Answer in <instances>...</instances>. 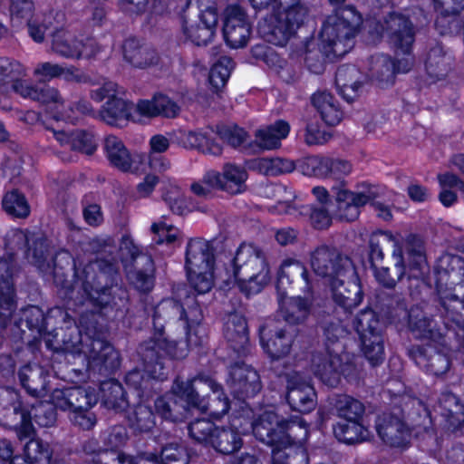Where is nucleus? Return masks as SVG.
I'll use <instances>...</instances> for the list:
<instances>
[{
    "instance_id": "f257e3e1",
    "label": "nucleus",
    "mask_w": 464,
    "mask_h": 464,
    "mask_svg": "<svg viewBox=\"0 0 464 464\" xmlns=\"http://www.w3.org/2000/svg\"><path fill=\"white\" fill-rule=\"evenodd\" d=\"M362 24V16L353 7L337 11L336 16L326 18L319 33V47L314 44L316 23L309 9L296 1L292 4V59L304 56L308 71L322 74L325 64L335 63L347 54L355 44V37Z\"/></svg>"
},
{
    "instance_id": "f03ea898",
    "label": "nucleus",
    "mask_w": 464,
    "mask_h": 464,
    "mask_svg": "<svg viewBox=\"0 0 464 464\" xmlns=\"http://www.w3.org/2000/svg\"><path fill=\"white\" fill-rule=\"evenodd\" d=\"M298 170L304 176L335 180L331 191L335 198L336 212L340 220L353 222L360 216V208L368 203L377 212V217L384 221L392 219L391 208L375 201L373 193L353 192L346 188L344 178L352 171V164L343 159L320 155H310L299 160H292V172Z\"/></svg>"
},
{
    "instance_id": "7ed1b4c3",
    "label": "nucleus",
    "mask_w": 464,
    "mask_h": 464,
    "mask_svg": "<svg viewBox=\"0 0 464 464\" xmlns=\"http://www.w3.org/2000/svg\"><path fill=\"white\" fill-rule=\"evenodd\" d=\"M24 66L8 58H0V92H8L10 89L24 98L45 104L53 111V118L75 122L81 116L92 112V107L86 101H79L73 106L64 109V104L58 91L53 87L38 89L30 82L19 80L24 75Z\"/></svg>"
},
{
    "instance_id": "20e7f679",
    "label": "nucleus",
    "mask_w": 464,
    "mask_h": 464,
    "mask_svg": "<svg viewBox=\"0 0 464 464\" xmlns=\"http://www.w3.org/2000/svg\"><path fill=\"white\" fill-rule=\"evenodd\" d=\"M423 412L429 413L420 400L405 395L394 397L391 406L375 418L378 437L391 448H407L412 430L420 424Z\"/></svg>"
},
{
    "instance_id": "39448f33",
    "label": "nucleus",
    "mask_w": 464,
    "mask_h": 464,
    "mask_svg": "<svg viewBox=\"0 0 464 464\" xmlns=\"http://www.w3.org/2000/svg\"><path fill=\"white\" fill-rule=\"evenodd\" d=\"M270 281V268L263 250L242 243L226 266L223 282L228 289L237 287L246 295H256Z\"/></svg>"
},
{
    "instance_id": "423d86ee",
    "label": "nucleus",
    "mask_w": 464,
    "mask_h": 464,
    "mask_svg": "<svg viewBox=\"0 0 464 464\" xmlns=\"http://www.w3.org/2000/svg\"><path fill=\"white\" fill-rule=\"evenodd\" d=\"M175 396L184 403L181 406L208 411L214 418L226 414L229 408L227 398L218 384L211 379L195 378L191 381L177 380L172 387Z\"/></svg>"
},
{
    "instance_id": "0eeeda50",
    "label": "nucleus",
    "mask_w": 464,
    "mask_h": 464,
    "mask_svg": "<svg viewBox=\"0 0 464 464\" xmlns=\"http://www.w3.org/2000/svg\"><path fill=\"white\" fill-rule=\"evenodd\" d=\"M396 307L389 311V318L392 322L400 321V316L403 314L407 318V327L409 332L415 339L428 340L436 343L453 340L455 346L459 351L464 353V342L460 336H454L450 334V329L446 327L444 322L445 311L439 304V310L441 314L443 328L437 327V324L431 316H429L419 305L407 306V302L403 297H398L395 300Z\"/></svg>"
},
{
    "instance_id": "6e6552de",
    "label": "nucleus",
    "mask_w": 464,
    "mask_h": 464,
    "mask_svg": "<svg viewBox=\"0 0 464 464\" xmlns=\"http://www.w3.org/2000/svg\"><path fill=\"white\" fill-rule=\"evenodd\" d=\"M28 243L27 235L19 229L8 231L4 238V251L8 256L0 257V323L6 326L15 310L13 279L16 272L12 256Z\"/></svg>"
},
{
    "instance_id": "1a4fd4ad",
    "label": "nucleus",
    "mask_w": 464,
    "mask_h": 464,
    "mask_svg": "<svg viewBox=\"0 0 464 464\" xmlns=\"http://www.w3.org/2000/svg\"><path fill=\"white\" fill-rule=\"evenodd\" d=\"M361 349L371 366L382 364L385 359L383 324L380 315L371 307L361 310L353 320Z\"/></svg>"
},
{
    "instance_id": "9d476101",
    "label": "nucleus",
    "mask_w": 464,
    "mask_h": 464,
    "mask_svg": "<svg viewBox=\"0 0 464 464\" xmlns=\"http://www.w3.org/2000/svg\"><path fill=\"white\" fill-rule=\"evenodd\" d=\"M311 366L314 375L325 385L335 388L342 379L349 383H359L361 370L353 360L343 361V357L337 353H314L311 358Z\"/></svg>"
},
{
    "instance_id": "9b49d317",
    "label": "nucleus",
    "mask_w": 464,
    "mask_h": 464,
    "mask_svg": "<svg viewBox=\"0 0 464 464\" xmlns=\"http://www.w3.org/2000/svg\"><path fill=\"white\" fill-rule=\"evenodd\" d=\"M252 428L259 440L272 447L273 464H288L289 437L286 424L280 423L275 413L266 412Z\"/></svg>"
},
{
    "instance_id": "f8f14e48",
    "label": "nucleus",
    "mask_w": 464,
    "mask_h": 464,
    "mask_svg": "<svg viewBox=\"0 0 464 464\" xmlns=\"http://www.w3.org/2000/svg\"><path fill=\"white\" fill-rule=\"evenodd\" d=\"M123 92V88L117 83L105 82L91 93L92 99L98 102L108 98L100 114L102 119L110 125L119 126L127 121H132L133 103L119 97Z\"/></svg>"
},
{
    "instance_id": "ddd939ff",
    "label": "nucleus",
    "mask_w": 464,
    "mask_h": 464,
    "mask_svg": "<svg viewBox=\"0 0 464 464\" xmlns=\"http://www.w3.org/2000/svg\"><path fill=\"white\" fill-rule=\"evenodd\" d=\"M353 259L342 253L335 246L321 245L311 254V266L314 272L324 278L344 276L347 272H353Z\"/></svg>"
},
{
    "instance_id": "4468645a",
    "label": "nucleus",
    "mask_w": 464,
    "mask_h": 464,
    "mask_svg": "<svg viewBox=\"0 0 464 464\" xmlns=\"http://www.w3.org/2000/svg\"><path fill=\"white\" fill-rule=\"evenodd\" d=\"M329 287L334 303L344 312L351 313L361 304L364 297L362 281L355 266L353 272H347L344 276H334L330 279Z\"/></svg>"
},
{
    "instance_id": "2eb2a0df",
    "label": "nucleus",
    "mask_w": 464,
    "mask_h": 464,
    "mask_svg": "<svg viewBox=\"0 0 464 464\" xmlns=\"http://www.w3.org/2000/svg\"><path fill=\"white\" fill-rule=\"evenodd\" d=\"M386 24L390 46L397 54L410 55L416 39V27L410 16L392 11L386 15Z\"/></svg>"
},
{
    "instance_id": "dca6fc26",
    "label": "nucleus",
    "mask_w": 464,
    "mask_h": 464,
    "mask_svg": "<svg viewBox=\"0 0 464 464\" xmlns=\"http://www.w3.org/2000/svg\"><path fill=\"white\" fill-rule=\"evenodd\" d=\"M104 151L111 165L124 172L141 173L146 169L143 153H130L121 139L108 136L104 141Z\"/></svg>"
},
{
    "instance_id": "f3484780",
    "label": "nucleus",
    "mask_w": 464,
    "mask_h": 464,
    "mask_svg": "<svg viewBox=\"0 0 464 464\" xmlns=\"http://www.w3.org/2000/svg\"><path fill=\"white\" fill-rule=\"evenodd\" d=\"M217 428L208 420H198L190 423L188 427L190 436L198 442L208 444L216 450L230 454L240 448V440L233 430L218 431L217 436L226 437L227 441L214 440V433Z\"/></svg>"
},
{
    "instance_id": "a211bd4d",
    "label": "nucleus",
    "mask_w": 464,
    "mask_h": 464,
    "mask_svg": "<svg viewBox=\"0 0 464 464\" xmlns=\"http://www.w3.org/2000/svg\"><path fill=\"white\" fill-rule=\"evenodd\" d=\"M65 350L86 361L87 367L96 362L105 366H114V361L118 360V353L113 347L102 340L83 341L81 338L80 342H66Z\"/></svg>"
},
{
    "instance_id": "6ab92c4d",
    "label": "nucleus",
    "mask_w": 464,
    "mask_h": 464,
    "mask_svg": "<svg viewBox=\"0 0 464 464\" xmlns=\"http://www.w3.org/2000/svg\"><path fill=\"white\" fill-rule=\"evenodd\" d=\"M179 344L169 342L166 339H159L150 342L142 348V356L144 360V372L153 379H161L163 376V365L159 362L163 355H169L172 358H182L186 355L183 347Z\"/></svg>"
},
{
    "instance_id": "aec40b11",
    "label": "nucleus",
    "mask_w": 464,
    "mask_h": 464,
    "mask_svg": "<svg viewBox=\"0 0 464 464\" xmlns=\"http://www.w3.org/2000/svg\"><path fill=\"white\" fill-rule=\"evenodd\" d=\"M218 21L217 8L212 5L200 6L198 21L184 20L182 34L184 37L197 45H205L213 38Z\"/></svg>"
},
{
    "instance_id": "412c9836",
    "label": "nucleus",
    "mask_w": 464,
    "mask_h": 464,
    "mask_svg": "<svg viewBox=\"0 0 464 464\" xmlns=\"http://www.w3.org/2000/svg\"><path fill=\"white\" fill-rule=\"evenodd\" d=\"M408 355L424 372L436 377L447 373L451 366L449 355L432 346L412 344Z\"/></svg>"
},
{
    "instance_id": "4be33fe9",
    "label": "nucleus",
    "mask_w": 464,
    "mask_h": 464,
    "mask_svg": "<svg viewBox=\"0 0 464 464\" xmlns=\"http://www.w3.org/2000/svg\"><path fill=\"white\" fill-rule=\"evenodd\" d=\"M440 414L443 418L445 433L460 437L464 435V403L452 392H442L439 397Z\"/></svg>"
},
{
    "instance_id": "5701e85b",
    "label": "nucleus",
    "mask_w": 464,
    "mask_h": 464,
    "mask_svg": "<svg viewBox=\"0 0 464 464\" xmlns=\"http://www.w3.org/2000/svg\"><path fill=\"white\" fill-rule=\"evenodd\" d=\"M250 24L245 12L237 5H229L225 12L224 38L231 48L246 45L250 36Z\"/></svg>"
},
{
    "instance_id": "b1692460",
    "label": "nucleus",
    "mask_w": 464,
    "mask_h": 464,
    "mask_svg": "<svg viewBox=\"0 0 464 464\" xmlns=\"http://www.w3.org/2000/svg\"><path fill=\"white\" fill-rule=\"evenodd\" d=\"M247 173L240 166L227 163L222 173L210 170L204 175V181L209 186L217 187L229 194H240L246 190Z\"/></svg>"
},
{
    "instance_id": "393cba45",
    "label": "nucleus",
    "mask_w": 464,
    "mask_h": 464,
    "mask_svg": "<svg viewBox=\"0 0 464 464\" xmlns=\"http://www.w3.org/2000/svg\"><path fill=\"white\" fill-rule=\"evenodd\" d=\"M171 307L180 314V318L187 322V340L189 345H199L201 343V334L203 330L198 327L202 319L201 310L194 297L188 296L185 301L179 304L173 301H167L160 304L159 309Z\"/></svg>"
},
{
    "instance_id": "a878e982",
    "label": "nucleus",
    "mask_w": 464,
    "mask_h": 464,
    "mask_svg": "<svg viewBox=\"0 0 464 464\" xmlns=\"http://www.w3.org/2000/svg\"><path fill=\"white\" fill-rule=\"evenodd\" d=\"M317 405V392L309 376L304 378L300 372L292 370V412L301 414L312 412Z\"/></svg>"
},
{
    "instance_id": "bb28decb",
    "label": "nucleus",
    "mask_w": 464,
    "mask_h": 464,
    "mask_svg": "<svg viewBox=\"0 0 464 464\" xmlns=\"http://www.w3.org/2000/svg\"><path fill=\"white\" fill-rule=\"evenodd\" d=\"M256 9L271 6L274 14L270 17L271 29L268 32L267 41L275 45L285 46L290 40V24L288 13L280 11L276 0H249Z\"/></svg>"
},
{
    "instance_id": "cd10ccee",
    "label": "nucleus",
    "mask_w": 464,
    "mask_h": 464,
    "mask_svg": "<svg viewBox=\"0 0 464 464\" xmlns=\"http://www.w3.org/2000/svg\"><path fill=\"white\" fill-rule=\"evenodd\" d=\"M334 83L342 99L352 103L359 96L364 84L363 75L360 68L354 64H341L335 72Z\"/></svg>"
},
{
    "instance_id": "c85d7f7f",
    "label": "nucleus",
    "mask_w": 464,
    "mask_h": 464,
    "mask_svg": "<svg viewBox=\"0 0 464 464\" xmlns=\"http://www.w3.org/2000/svg\"><path fill=\"white\" fill-rule=\"evenodd\" d=\"M403 266L411 294L415 292L419 295L423 290H430L433 287L426 254H422L421 257L407 256V262L403 257Z\"/></svg>"
},
{
    "instance_id": "c756f323",
    "label": "nucleus",
    "mask_w": 464,
    "mask_h": 464,
    "mask_svg": "<svg viewBox=\"0 0 464 464\" xmlns=\"http://www.w3.org/2000/svg\"><path fill=\"white\" fill-rule=\"evenodd\" d=\"M229 374L230 389L238 399L251 397L260 390L259 376L250 366L244 363L236 364L231 368Z\"/></svg>"
},
{
    "instance_id": "7c9ffc66",
    "label": "nucleus",
    "mask_w": 464,
    "mask_h": 464,
    "mask_svg": "<svg viewBox=\"0 0 464 464\" xmlns=\"http://www.w3.org/2000/svg\"><path fill=\"white\" fill-rule=\"evenodd\" d=\"M391 244L392 250H403L402 243L400 238L391 230L378 229L369 236L367 243V262L370 268H375L376 266L383 264L384 251L383 245Z\"/></svg>"
},
{
    "instance_id": "2f4dec72",
    "label": "nucleus",
    "mask_w": 464,
    "mask_h": 464,
    "mask_svg": "<svg viewBox=\"0 0 464 464\" xmlns=\"http://www.w3.org/2000/svg\"><path fill=\"white\" fill-rule=\"evenodd\" d=\"M215 267V257L209 244L202 239H191L186 250L187 273Z\"/></svg>"
},
{
    "instance_id": "473e14b6",
    "label": "nucleus",
    "mask_w": 464,
    "mask_h": 464,
    "mask_svg": "<svg viewBox=\"0 0 464 464\" xmlns=\"http://www.w3.org/2000/svg\"><path fill=\"white\" fill-rule=\"evenodd\" d=\"M288 131V124L283 121L260 128L256 131L255 140L249 144V150L253 152L275 150L280 146L281 140L286 138Z\"/></svg>"
},
{
    "instance_id": "72a5a7b5",
    "label": "nucleus",
    "mask_w": 464,
    "mask_h": 464,
    "mask_svg": "<svg viewBox=\"0 0 464 464\" xmlns=\"http://www.w3.org/2000/svg\"><path fill=\"white\" fill-rule=\"evenodd\" d=\"M453 62L452 53L445 50L440 43H437L427 53L425 70L430 77L440 80L452 69Z\"/></svg>"
},
{
    "instance_id": "f704fd0d",
    "label": "nucleus",
    "mask_w": 464,
    "mask_h": 464,
    "mask_svg": "<svg viewBox=\"0 0 464 464\" xmlns=\"http://www.w3.org/2000/svg\"><path fill=\"white\" fill-rule=\"evenodd\" d=\"M311 102L327 126H336L343 120V111L331 92H317L312 95Z\"/></svg>"
},
{
    "instance_id": "c9c22d12",
    "label": "nucleus",
    "mask_w": 464,
    "mask_h": 464,
    "mask_svg": "<svg viewBox=\"0 0 464 464\" xmlns=\"http://www.w3.org/2000/svg\"><path fill=\"white\" fill-rule=\"evenodd\" d=\"M178 139L179 142L187 149H195L214 156H218L222 152L221 145L210 138L208 131L183 130L179 132Z\"/></svg>"
},
{
    "instance_id": "e433bc0d",
    "label": "nucleus",
    "mask_w": 464,
    "mask_h": 464,
    "mask_svg": "<svg viewBox=\"0 0 464 464\" xmlns=\"http://www.w3.org/2000/svg\"><path fill=\"white\" fill-rule=\"evenodd\" d=\"M334 437L346 445H354L365 441L369 436L362 420H340L333 426Z\"/></svg>"
},
{
    "instance_id": "4c0bfd02",
    "label": "nucleus",
    "mask_w": 464,
    "mask_h": 464,
    "mask_svg": "<svg viewBox=\"0 0 464 464\" xmlns=\"http://www.w3.org/2000/svg\"><path fill=\"white\" fill-rule=\"evenodd\" d=\"M52 133L60 144L68 145L71 149L87 155L92 154L97 149V140L90 132L78 130L72 133L60 130H53Z\"/></svg>"
},
{
    "instance_id": "58836bf2",
    "label": "nucleus",
    "mask_w": 464,
    "mask_h": 464,
    "mask_svg": "<svg viewBox=\"0 0 464 464\" xmlns=\"http://www.w3.org/2000/svg\"><path fill=\"white\" fill-rule=\"evenodd\" d=\"M392 256L394 260V276L391 274L390 267L385 266L382 264L376 266L375 268H371L378 284L387 289H393L396 286L397 282L401 281L405 276L403 250L399 248L393 249Z\"/></svg>"
},
{
    "instance_id": "ea45409f",
    "label": "nucleus",
    "mask_w": 464,
    "mask_h": 464,
    "mask_svg": "<svg viewBox=\"0 0 464 464\" xmlns=\"http://www.w3.org/2000/svg\"><path fill=\"white\" fill-rule=\"evenodd\" d=\"M270 332L267 327H263L260 331V342L272 360H279L288 353L290 340L283 330H276L274 337L270 336Z\"/></svg>"
},
{
    "instance_id": "a19ab883",
    "label": "nucleus",
    "mask_w": 464,
    "mask_h": 464,
    "mask_svg": "<svg viewBox=\"0 0 464 464\" xmlns=\"http://www.w3.org/2000/svg\"><path fill=\"white\" fill-rule=\"evenodd\" d=\"M123 56L127 63L137 68H145L152 64L157 59L153 50L148 46L140 45L134 39L125 41L123 44Z\"/></svg>"
},
{
    "instance_id": "79ce46f5",
    "label": "nucleus",
    "mask_w": 464,
    "mask_h": 464,
    "mask_svg": "<svg viewBox=\"0 0 464 464\" xmlns=\"http://www.w3.org/2000/svg\"><path fill=\"white\" fill-rule=\"evenodd\" d=\"M19 380L27 392L34 396H38L46 390L44 371L37 364L22 367L19 371Z\"/></svg>"
},
{
    "instance_id": "37998d69",
    "label": "nucleus",
    "mask_w": 464,
    "mask_h": 464,
    "mask_svg": "<svg viewBox=\"0 0 464 464\" xmlns=\"http://www.w3.org/2000/svg\"><path fill=\"white\" fill-rule=\"evenodd\" d=\"M150 231L153 234V241L157 245L174 246L182 239L180 230L169 223L165 217L154 221L151 224Z\"/></svg>"
},
{
    "instance_id": "c03bdc74",
    "label": "nucleus",
    "mask_w": 464,
    "mask_h": 464,
    "mask_svg": "<svg viewBox=\"0 0 464 464\" xmlns=\"http://www.w3.org/2000/svg\"><path fill=\"white\" fill-rule=\"evenodd\" d=\"M225 336L233 343L234 349H237V345L244 347L248 341L246 320L238 314H230L226 322Z\"/></svg>"
},
{
    "instance_id": "a18cd8bd",
    "label": "nucleus",
    "mask_w": 464,
    "mask_h": 464,
    "mask_svg": "<svg viewBox=\"0 0 464 464\" xmlns=\"http://www.w3.org/2000/svg\"><path fill=\"white\" fill-rule=\"evenodd\" d=\"M78 44L74 35L64 29L57 30L52 36L53 50L64 57L74 58L78 54Z\"/></svg>"
},
{
    "instance_id": "49530a36",
    "label": "nucleus",
    "mask_w": 464,
    "mask_h": 464,
    "mask_svg": "<svg viewBox=\"0 0 464 464\" xmlns=\"http://www.w3.org/2000/svg\"><path fill=\"white\" fill-rule=\"evenodd\" d=\"M336 410L340 420H362L365 412L364 404L350 396L342 395L336 401Z\"/></svg>"
},
{
    "instance_id": "de8ad7c7",
    "label": "nucleus",
    "mask_w": 464,
    "mask_h": 464,
    "mask_svg": "<svg viewBox=\"0 0 464 464\" xmlns=\"http://www.w3.org/2000/svg\"><path fill=\"white\" fill-rule=\"evenodd\" d=\"M290 261L285 259L282 262L276 275V293H277V300L279 308L281 311L285 310V314L284 317L287 319V308H288V288L290 286Z\"/></svg>"
},
{
    "instance_id": "09e8293b",
    "label": "nucleus",
    "mask_w": 464,
    "mask_h": 464,
    "mask_svg": "<svg viewBox=\"0 0 464 464\" xmlns=\"http://www.w3.org/2000/svg\"><path fill=\"white\" fill-rule=\"evenodd\" d=\"M34 74L42 82L51 81L58 77L71 80L74 77V71L72 67L45 62L37 64L34 68Z\"/></svg>"
},
{
    "instance_id": "8fccbe9b",
    "label": "nucleus",
    "mask_w": 464,
    "mask_h": 464,
    "mask_svg": "<svg viewBox=\"0 0 464 464\" xmlns=\"http://www.w3.org/2000/svg\"><path fill=\"white\" fill-rule=\"evenodd\" d=\"M72 403V412L90 410L98 401L94 389L82 387L69 388V398Z\"/></svg>"
},
{
    "instance_id": "3c124183",
    "label": "nucleus",
    "mask_w": 464,
    "mask_h": 464,
    "mask_svg": "<svg viewBox=\"0 0 464 464\" xmlns=\"http://www.w3.org/2000/svg\"><path fill=\"white\" fill-rule=\"evenodd\" d=\"M299 215L307 216L312 227L317 230L326 229L332 224L330 212L323 206L303 205L300 207Z\"/></svg>"
},
{
    "instance_id": "603ef678",
    "label": "nucleus",
    "mask_w": 464,
    "mask_h": 464,
    "mask_svg": "<svg viewBox=\"0 0 464 464\" xmlns=\"http://www.w3.org/2000/svg\"><path fill=\"white\" fill-rule=\"evenodd\" d=\"M27 257L30 262L42 272L45 274H53L54 276L57 275L58 272L56 270V265H51L53 260H50L48 246L44 241L41 240L36 242L34 249L32 254L31 250H29Z\"/></svg>"
},
{
    "instance_id": "864d4df0",
    "label": "nucleus",
    "mask_w": 464,
    "mask_h": 464,
    "mask_svg": "<svg viewBox=\"0 0 464 464\" xmlns=\"http://www.w3.org/2000/svg\"><path fill=\"white\" fill-rule=\"evenodd\" d=\"M234 63L231 58L221 57L211 68L209 73V83L214 91H218L227 83Z\"/></svg>"
},
{
    "instance_id": "5fc2aeb1",
    "label": "nucleus",
    "mask_w": 464,
    "mask_h": 464,
    "mask_svg": "<svg viewBox=\"0 0 464 464\" xmlns=\"http://www.w3.org/2000/svg\"><path fill=\"white\" fill-rule=\"evenodd\" d=\"M3 207L8 214L15 218H25L30 213V207L24 196L15 190L5 194Z\"/></svg>"
},
{
    "instance_id": "6e6d98bb",
    "label": "nucleus",
    "mask_w": 464,
    "mask_h": 464,
    "mask_svg": "<svg viewBox=\"0 0 464 464\" xmlns=\"http://www.w3.org/2000/svg\"><path fill=\"white\" fill-rule=\"evenodd\" d=\"M190 285L198 294L209 292L215 282V267L211 269H200L195 273H187Z\"/></svg>"
},
{
    "instance_id": "4d7b16f0",
    "label": "nucleus",
    "mask_w": 464,
    "mask_h": 464,
    "mask_svg": "<svg viewBox=\"0 0 464 464\" xmlns=\"http://www.w3.org/2000/svg\"><path fill=\"white\" fill-rule=\"evenodd\" d=\"M34 9L33 0H12L10 13L14 25L19 26L24 22L32 21Z\"/></svg>"
},
{
    "instance_id": "13d9d810",
    "label": "nucleus",
    "mask_w": 464,
    "mask_h": 464,
    "mask_svg": "<svg viewBox=\"0 0 464 464\" xmlns=\"http://www.w3.org/2000/svg\"><path fill=\"white\" fill-rule=\"evenodd\" d=\"M312 307V297L292 296V325L304 323L311 314Z\"/></svg>"
},
{
    "instance_id": "bf43d9fd",
    "label": "nucleus",
    "mask_w": 464,
    "mask_h": 464,
    "mask_svg": "<svg viewBox=\"0 0 464 464\" xmlns=\"http://www.w3.org/2000/svg\"><path fill=\"white\" fill-rule=\"evenodd\" d=\"M24 455L34 464L48 463L50 459L49 447L38 440H30L24 446Z\"/></svg>"
},
{
    "instance_id": "052dcab7",
    "label": "nucleus",
    "mask_w": 464,
    "mask_h": 464,
    "mask_svg": "<svg viewBox=\"0 0 464 464\" xmlns=\"http://www.w3.org/2000/svg\"><path fill=\"white\" fill-rule=\"evenodd\" d=\"M159 116L155 95L150 100H140L133 104L132 121L140 122L143 119H151Z\"/></svg>"
},
{
    "instance_id": "680f3d73",
    "label": "nucleus",
    "mask_w": 464,
    "mask_h": 464,
    "mask_svg": "<svg viewBox=\"0 0 464 464\" xmlns=\"http://www.w3.org/2000/svg\"><path fill=\"white\" fill-rule=\"evenodd\" d=\"M185 450L178 445L170 444L162 449L159 464H188Z\"/></svg>"
},
{
    "instance_id": "e2e57ef3",
    "label": "nucleus",
    "mask_w": 464,
    "mask_h": 464,
    "mask_svg": "<svg viewBox=\"0 0 464 464\" xmlns=\"http://www.w3.org/2000/svg\"><path fill=\"white\" fill-rule=\"evenodd\" d=\"M132 425L141 431L150 430L155 424L152 411L144 405H139L135 410Z\"/></svg>"
},
{
    "instance_id": "0e129e2a",
    "label": "nucleus",
    "mask_w": 464,
    "mask_h": 464,
    "mask_svg": "<svg viewBox=\"0 0 464 464\" xmlns=\"http://www.w3.org/2000/svg\"><path fill=\"white\" fill-rule=\"evenodd\" d=\"M220 138L233 147H238L245 143L246 132L237 126L223 127L219 130Z\"/></svg>"
},
{
    "instance_id": "69168bd1",
    "label": "nucleus",
    "mask_w": 464,
    "mask_h": 464,
    "mask_svg": "<svg viewBox=\"0 0 464 464\" xmlns=\"http://www.w3.org/2000/svg\"><path fill=\"white\" fill-rule=\"evenodd\" d=\"M331 137V133L322 130L318 123L310 122L306 125L304 140L308 145L324 144Z\"/></svg>"
},
{
    "instance_id": "338daca9",
    "label": "nucleus",
    "mask_w": 464,
    "mask_h": 464,
    "mask_svg": "<svg viewBox=\"0 0 464 464\" xmlns=\"http://www.w3.org/2000/svg\"><path fill=\"white\" fill-rule=\"evenodd\" d=\"M159 116L174 118L179 112V105L167 95L159 93L155 95Z\"/></svg>"
},
{
    "instance_id": "774afa93",
    "label": "nucleus",
    "mask_w": 464,
    "mask_h": 464,
    "mask_svg": "<svg viewBox=\"0 0 464 464\" xmlns=\"http://www.w3.org/2000/svg\"><path fill=\"white\" fill-rule=\"evenodd\" d=\"M382 65L385 68L387 80L394 78L397 73L407 72L410 71L408 62L399 59H392L391 56H382Z\"/></svg>"
}]
</instances>
